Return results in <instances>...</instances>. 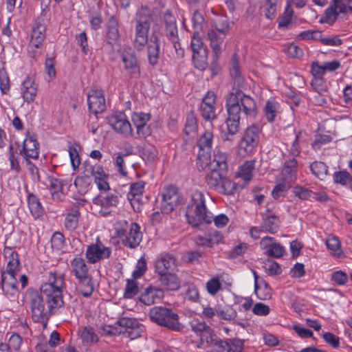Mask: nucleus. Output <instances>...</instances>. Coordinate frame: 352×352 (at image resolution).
Here are the masks:
<instances>
[{"mask_svg":"<svg viewBox=\"0 0 352 352\" xmlns=\"http://www.w3.org/2000/svg\"><path fill=\"white\" fill-rule=\"evenodd\" d=\"M45 31L46 28L44 24L40 23L36 24L32 31L31 40L29 47L33 46L36 48H39L45 38Z\"/></svg>","mask_w":352,"mask_h":352,"instance_id":"nucleus-31","label":"nucleus"},{"mask_svg":"<svg viewBox=\"0 0 352 352\" xmlns=\"http://www.w3.org/2000/svg\"><path fill=\"white\" fill-rule=\"evenodd\" d=\"M292 183V182H289L286 179H283V183L277 184L272 190V195L274 198H279L282 193L286 192L290 188Z\"/></svg>","mask_w":352,"mask_h":352,"instance_id":"nucleus-56","label":"nucleus"},{"mask_svg":"<svg viewBox=\"0 0 352 352\" xmlns=\"http://www.w3.org/2000/svg\"><path fill=\"white\" fill-rule=\"evenodd\" d=\"M311 170L318 178L322 180L328 175V168L322 162H314L310 166Z\"/></svg>","mask_w":352,"mask_h":352,"instance_id":"nucleus-43","label":"nucleus"},{"mask_svg":"<svg viewBox=\"0 0 352 352\" xmlns=\"http://www.w3.org/2000/svg\"><path fill=\"white\" fill-rule=\"evenodd\" d=\"M216 95L212 91H208L202 99L199 110L203 118L212 120L216 118Z\"/></svg>","mask_w":352,"mask_h":352,"instance_id":"nucleus-15","label":"nucleus"},{"mask_svg":"<svg viewBox=\"0 0 352 352\" xmlns=\"http://www.w3.org/2000/svg\"><path fill=\"white\" fill-rule=\"evenodd\" d=\"M28 302L32 312V319L35 322H43L47 320L54 310L63 305L62 303L55 302L52 297L46 298L40 290L30 292L28 294Z\"/></svg>","mask_w":352,"mask_h":352,"instance_id":"nucleus-3","label":"nucleus"},{"mask_svg":"<svg viewBox=\"0 0 352 352\" xmlns=\"http://www.w3.org/2000/svg\"><path fill=\"white\" fill-rule=\"evenodd\" d=\"M94 204L98 208V212L102 216L106 217L115 212L118 204V197L113 195L99 196L94 199Z\"/></svg>","mask_w":352,"mask_h":352,"instance_id":"nucleus-14","label":"nucleus"},{"mask_svg":"<svg viewBox=\"0 0 352 352\" xmlns=\"http://www.w3.org/2000/svg\"><path fill=\"white\" fill-rule=\"evenodd\" d=\"M65 287V276L60 273L50 272L47 282L41 285L40 290L45 297H52L55 299V302L63 304V292Z\"/></svg>","mask_w":352,"mask_h":352,"instance_id":"nucleus-5","label":"nucleus"},{"mask_svg":"<svg viewBox=\"0 0 352 352\" xmlns=\"http://www.w3.org/2000/svg\"><path fill=\"white\" fill-rule=\"evenodd\" d=\"M294 12L292 8V6L290 3H287L285 12L283 13V15L282 16L278 26L279 27H287V25L290 23L292 19Z\"/></svg>","mask_w":352,"mask_h":352,"instance_id":"nucleus-51","label":"nucleus"},{"mask_svg":"<svg viewBox=\"0 0 352 352\" xmlns=\"http://www.w3.org/2000/svg\"><path fill=\"white\" fill-rule=\"evenodd\" d=\"M254 170V161H247L240 166L237 175L245 182L252 179V173Z\"/></svg>","mask_w":352,"mask_h":352,"instance_id":"nucleus-41","label":"nucleus"},{"mask_svg":"<svg viewBox=\"0 0 352 352\" xmlns=\"http://www.w3.org/2000/svg\"><path fill=\"white\" fill-rule=\"evenodd\" d=\"M278 0H267L265 5V15L268 19H272L276 12Z\"/></svg>","mask_w":352,"mask_h":352,"instance_id":"nucleus-55","label":"nucleus"},{"mask_svg":"<svg viewBox=\"0 0 352 352\" xmlns=\"http://www.w3.org/2000/svg\"><path fill=\"white\" fill-rule=\"evenodd\" d=\"M111 254V248L105 246L98 239L95 243L87 246L85 256L91 264L107 259Z\"/></svg>","mask_w":352,"mask_h":352,"instance_id":"nucleus-9","label":"nucleus"},{"mask_svg":"<svg viewBox=\"0 0 352 352\" xmlns=\"http://www.w3.org/2000/svg\"><path fill=\"white\" fill-rule=\"evenodd\" d=\"M326 245L332 256L337 258L343 256L344 252L341 249V243L337 236H329L326 239Z\"/></svg>","mask_w":352,"mask_h":352,"instance_id":"nucleus-35","label":"nucleus"},{"mask_svg":"<svg viewBox=\"0 0 352 352\" xmlns=\"http://www.w3.org/2000/svg\"><path fill=\"white\" fill-rule=\"evenodd\" d=\"M311 86L317 93H326L328 89V86L322 77H314Z\"/></svg>","mask_w":352,"mask_h":352,"instance_id":"nucleus-52","label":"nucleus"},{"mask_svg":"<svg viewBox=\"0 0 352 352\" xmlns=\"http://www.w3.org/2000/svg\"><path fill=\"white\" fill-rule=\"evenodd\" d=\"M17 275L10 273L2 272L1 274V288L5 295L9 298H14L18 294V282Z\"/></svg>","mask_w":352,"mask_h":352,"instance_id":"nucleus-18","label":"nucleus"},{"mask_svg":"<svg viewBox=\"0 0 352 352\" xmlns=\"http://www.w3.org/2000/svg\"><path fill=\"white\" fill-rule=\"evenodd\" d=\"M346 12V6L341 0H333L325 10L324 22L332 24L336 21L340 13Z\"/></svg>","mask_w":352,"mask_h":352,"instance_id":"nucleus-21","label":"nucleus"},{"mask_svg":"<svg viewBox=\"0 0 352 352\" xmlns=\"http://www.w3.org/2000/svg\"><path fill=\"white\" fill-rule=\"evenodd\" d=\"M297 166L298 162L295 158L286 161L281 172L283 179L294 182L296 177Z\"/></svg>","mask_w":352,"mask_h":352,"instance_id":"nucleus-32","label":"nucleus"},{"mask_svg":"<svg viewBox=\"0 0 352 352\" xmlns=\"http://www.w3.org/2000/svg\"><path fill=\"white\" fill-rule=\"evenodd\" d=\"M155 266L159 275H164L175 267V258L169 254H161L156 260Z\"/></svg>","mask_w":352,"mask_h":352,"instance_id":"nucleus-19","label":"nucleus"},{"mask_svg":"<svg viewBox=\"0 0 352 352\" xmlns=\"http://www.w3.org/2000/svg\"><path fill=\"white\" fill-rule=\"evenodd\" d=\"M107 36L108 43L113 44L119 38L118 23L116 19L111 16L107 23Z\"/></svg>","mask_w":352,"mask_h":352,"instance_id":"nucleus-37","label":"nucleus"},{"mask_svg":"<svg viewBox=\"0 0 352 352\" xmlns=\"http://www.w3.org/2000/svg\"><path fill=\"white\" fill-rule=\"evenodd\" d=\"M197 128V118L192 112L187 114L186 122L185 124V131L186 134L195 131Z\"/></svg>","mask_w":352,"mask_h":352,"instance_id":"nucleus-60","label":"nucleus"},{"mask_svg":"<svg viewBox=\"0 0 352 352\" xmlns=\"http://www.w3.org/2000/svg\"><path fill=\"white\" fill-rule=\"evenodd\" d=\"M150 120V114L144 113H135L132 116V120L135 127L142 126L147 124Z\"/></svg>","mask_w":352,"mask_h":352,"instance_id":"nucleus-53","label":"nucleus"},{"mask_svg":"<svg viewBox=\"0 0 352 352\" xmlns=\"http://www.w3.org/2000/svg\"><path fill=\"white\" fill-rule=\"evenodd\" d=\"M20 154L24 157L26 161L28 158L37 159L38 157V143L33 136L25 138Z\"/></svg>","mask_w":352,"mask_h":352,"instance_id":"nucleus-22","label":"nucleus"},{"mask_svg":"<svg viewBox=\"0 0 352 352\" xmlns=\"http://www.w3.org/2000/svg\"><path fill=\"white\" fill-rule=\"evenodd\" d=\"M206 182L210 188L221 194L232 195L236 189L235 184L227 178L226 172L217 169L208 170Z\"/></svg>","mask_w":352,"mask_h":352,"instance_id":"nucleus-6","label":"nucleus"},{"mask_svg":"<svg viewBox=\"0 0 352 352\" xmlns=\"http://www.w3.org/2000/svg\"><path fill=\"white\" fill-rule=\"evenodd\" d=\"M160 276V281L168 290L175 291L179 287V282L177 277L169 272Z\"/></svg>","mask_w":352,"mask_h":352,"instance_id":"nucleus-39","label":"nucleus"},{"mask_svg":"<svg viewBox=\"0 0 352 352\" xmlns=\"http://www.w3.org/2000/svg\"><path fill=\"white\" fill-rule=\"evenodd\" d=\"M148 43V61L151 65H155L157 63L160 57V45L156 38H155V40L151 39Z\"/></svg>","mask_w":352,"mask_h":352,"instance_id":"nucleus-38","label":"nucleus"},{"mask_svg":"<svg viewBox=\"0 0 352 352\" xmlns=\"http://www.w3.org/2000/svg\"><path fill=\"white\" fill-rule=\"evenodd\" d=\"M47 182V186H49L53 200L56 201H63L65 196L62 190L63 186L62 180L53 177H49Z\"/></svg>","mask_w":352,"mask_h":352,"instance_id":"nucleus-29","label":"nucleus"},{"mask_svg":"<svg viewBox=\"0 0 352 352\" xmlns=\"http://www.w3.org/2000/svg\"><path fill=\"white\" fill-rule=\"evenodd\" d=\"M90 184V179L88 177H78L74 181V185L80 194L85 193Z\"/></svg>","mask_w":352,"mask_h":352,"instance_id":"nucleus-50","label":"nucleus"},{"mask_svg":"<svg viewBox=\"0 0 352 352\" xmlns=\"http://www.w3.org/2000/svg\"><path fill=\"white\" fill-rule=\"evenodd\" d=\"M230 352H243V342L239 338L228 339Z\"/></svg>","mask_w":352,"mask_h":352,"instance_id":"nucleus-64","label":"nucleus"},{"mask_svg":"<svg viewBox=\"0 0 352 352\" xmlns=\"http://www.w3.org/2000/svg\"><path fill=\"white\" fill-rule=\"evenodd\" d=\"M71 267L72 272L78 280L89 276L87 265L82 258H74L71 262Z\"/></svg>","mask_w":352,"mask_h":352,"instance_id":"nucleus-33","label":"nucleus"},{"mask_svg":"<svg viewBox=\"0 0 352 352\" xmlns=\"http://www.w3.org/2000/svg\"><path fill=\"white\" fill-rule=\"evenodd\" d=\"M207 38L210 41L214 56L218 58L221 53V45L224 40L223 34H218L215 30L211 29L208 31Z\"/></svg>","mask_w":352,"mask_h":352,"instance_id":"nucleus-30","label":"nucleus"},{"mask_svg":"<svg viewBox=\"0 0 352 352\" xmlns=\"http://www.w3.org/2000/svg\"><path fill=\"white\" fill-rule=\"evenodd\" d=\"M80 212L76 206L72 208L70 212L66 215L65 219V227L68 230L72 231L78 226Z\"/></svg>","mask_w":352,"mask_h":352,"instance_id":"nucleus-36","label":"nucleus"},{"mask_svg":"<svg viewBox=\"0 0 352 352\" xmlns=\"http://www.w3.org/2000/svg\"><path fill=\"white\" fill-rule=\"evenodd\" d=\"M164 296L161 289L149 287L145 289L139 298L140 301L145 305H151L158 302Z\"/></svg>","mask_w":352,"mask_h":352,"instance_id":"nucleus-24","label":"nucleus"},{"mask_svg":"<svg viewBox=\"0 0 352 352\" xmlns=\"http://www.w3.org/2000/svg\"><path fill=\"white\" fill-rule=\"evenodd\" d=\"M19 271V261L18 254L15 252H12L9 261H8L7 269L4 273H10L14 275H18Z\"/></svg>","mask_w":352,"mask_h":352,"instance_id":"nucleus-44","label":"nucleus"},{"mask_svg":"<svg viewBox=\"0 0 352 352\" xmlns=\"http://www.w3.org/2000/svg\"><path fill=\"white\" fill-rule=\"evenodd\" d=\"M152 18L145 14H139L135 20L133 44L135 49L142 51L148 43V34L150 30Z\"/></svg>","mask_w":352,"mask_h":352,"instance_id":"nucleus-7","label":"nucleus"},{"mask_svg":"<svg viewBox=\"0 0 352 352\" xmlns=\"http://www.w3.org/2000/svg\"><path fill=\"white\" fill-rule=\"evenodd\" d=\"M109 123L117 133L127 138L132 135V128L126 116L122 113L112 114L109 118Z\"/></svg>","mask_w":352,"mask_h":352,"instance_id":"nucleus-13","label":"nucleus"},{"mask_svg":"<svg viewBox=\"0 0 352 352\" xmlns=\"http://www.w3.org/2000/svg\"><path fill=\"white\" fill-rule=\"evenodd\" d=\"M157 151L151 145L144 146L141 151V157L147 163L153 162L157 158Z\"/></svg>","mask_w":352,"mask_h":352,"instance_id":"nucleus-46","label":"nucleus"},{"mask_svg":"<svg viewBox=\"0 0 352 352\" xmlns=\"http://www.w3.org/2000/svg\"><path fill=\"white\" fill-rule=\"evenodd\" d=\"M208 170H219L226 172L228 169L227 155L220 151L214 153L212 157L208 163Z\"/></svg>","mask_w":352,"mask_h":352,"instance_id":"nucleus-28","label":"nucleus"},{"mask_svg":"<svg viewBox=\"0 0 352 352\" xmlns=\"http://www.w3.org/2000/svg\"><path fill=\"white\" fill-rule=\"evenodd\" d=\"M144 182L140 181L131 185L130 191L127 194V199L134 210H140V200L144 189Z\"/></svg>","mask_w":352,"mask_h":352,"instance_id":"nucleus-25","label":"nucleus"},{"mask_svg":"<svg viewBox=\"0 0 352 352\" xmlns=\"http://www.w3.org/2000/svg\"><path fill=\"white\" fill-rule=\"evenodd\" d=\"M78 289L85 297H89L93 293L94 285L89 276L79 280Z\"/></svg>","mask_w":352,"mask_h":352,"instance_id":"nucleus-45","label":"nucleus"},{"mask_svg":"<svg viewBox=\"0 0 352 352\" xmlns=\"http://www.w3.org/2000/svg\"><path fill=\"white\" fill-rule=\"evenodd\" d=\"M9 161L10 163L11 170L15 171L16 173H19L21 170L19 162L18 157L16 155V153H14L13 150V146L12 144L9 147Z\"/></svg>","mask_w":352,"mask_h":352,"instance_id":"nucleus-57","label":"nucleus"},{"mask_svg":"<svg viewBox=\"0 0 352 352\" xmlns=\"http://www.w3.org/2000/svg\"><path fill=\"white\" fill-rule=\"evenodd\" d=\"M230 349L228 340L219 339L212 346L210 352H230Z\"/></svg>","mask_w":352,"mask_h":352,"instance_id":"nucleus-63","label":"nucleus"},{"mask_svg":"<svg viewBox=\"0 0 352 352\" xmlns=\"http://www.w3.org/2000/svg\"><path fill=\"white\" fill-rule=\"evenodd\" d=\"M260 132L259 126L256 124H252L247 128L240 142V150L243 151L245 154L252 153L258 144Z\"/></svg>","mask_w":352,"mask_h":352,"instance_id":"nucleus-8","label":"nucleus"},{"mask_svg":"<svg viewBox=\"0 0 352 352\" xmlns=\"http://www.w3.org/2000/svg\"><path fill=\"white\" fill-rule=\"evenodd\" d=\"M253 274L254 278V290L255 293L257 296V297L263 300H265L267 299H270L271 298V289L268 287L267 284H265V293L262 294L261 293V289L259 288L258 284V276L256 274V271L253 270Z\"/></svg>","mask_w":352,"mask_h":352,"instance_id":"nucleus-47","label":"nucleus"},{"mask_svg":"<svg viewBox=\"0 0 352 352\" xmlns=\"http://www.w3.org/2000/svg\"><path fill=\"white\" fill-rule=\"evenodd\" d=\"M260 247L264 251V254L272 258H280L285 254V248L271 236L263 237L260 241Z\"/></svg>","mask_w":352,"mask_h":352,"instance_id":"nucleus-12","label":"nucleus"},{"mask_svg":"<svg viewBox=\"0 0 352 352\" xmlns=\"http://www.w3.org/2000/svg\"><path fill=\"white\" fill-rule=\"evenodd\" d=\"M78 335L81 343L85 346H91L99 341L98 335L96 333L94 327L85 326L80 329Z\"/></svg>","mask_w":352,"mask_h":352,"instance_id":"nucleus-27","label":"nucleus"},{"mask_svg":"<svg viewBox=\"0 0 352 352\" xmlns=\"http://www.w3.org/2000/svg\"><path fill=\"white\" fill-rule=\"evenodd\" d=\"M124 67L128 76L131 78L140 76V67L135 55L133 52H125L121 55Z\"/></svg>","mask_w":352,"mask_h":352,"instance_id":"nucleus-16","label":"nucleus"},{"mask_svg":"<svg viewBox=\"0 0 352 352\" xmlns=\"http://www.w3.org/2000/svg\"><path fill=\"white\" fill-rule=\"evenodd\" d=\"M279 218L272 210H267L263 214V228L265 232L275 234L279 229Z\"/></svg>","mask_w":352,"mask_h":352,"instance_id":"nucleus-26","label":"nucleus"},{"mask_svg":"<svg viewBox=\"0 0 352 352\" xmlns=\"http://www.w3.org/2000/svg\"><path fill=\"white\" fill-rule=\"evenodd\" d=\"M280 112V104L274 99L270 98L264 107V113L266 119L272 122Z\"/></svg>","mask_w":352,"mask_h":352,"instance_id":"nucleus-34","label":"nucleus"},{"mask_svg":"<svg viewBox=\"0 0 352 352\" xmlns=\"http://www.w3.org/2000/svg\"><path fill=\"white\" fill-rule=\"evenodd\" d=\"M226 109L228 118L226 123L228 133L231 135L239 132L240 122L243 119V115L252 118L257 113V108L254 99L241 91L229 94L226 100Z\"/></svg>","mask_w":352,"mask_h":352,"instance_id":"nucleus-1","label":"nucleus"},{"mask_svg":"<svg viewBox=\"0 0 352 352\" xmlns=\"http://www.w3.org/2000/svg\"><path fill=\"white\" fill-rule=\"evenodd\" d=\"M21 94L23 100L27 103L32 102L37 94V85L33 78L27 77L21 86Z\"/></svg>","mask_w":352,"mask_h":352,"instance_id":"nucleus-23","label":"nucleus"},{"mask_svg":"<svg viewBox=\"0 0 352 352\" xmlns=\"http://www.w3.org/2000/svg\"><path fill=\"white\" fill-rule=\"evenodd\" d=\"M285 50L287 55L292 58H300L303 56L302 50L294 43L289 44Z\"/></svg>","mask_w":352,"mask_h":352,"instance_id":"nucleus-62","label":"nucleus"},{"mask_svg":"<svg viewBox=\"0 0 352 352\" xmlns=\"http://www.w3.org/2000/svg\"><path fill=\"white\" fill-rule=\"evenodd\" d=\"M28 204L32 214L35 217H39L43 214V209L38 199L33 194H30L28 197Z\"/></svg>","mask_w":352,"mask_h":352,"instance_id":"nucleus-40","label":"nucleus"},{"mask_svg":"<svg viewBox=\"0 0 352 352\" xmlns=\"http://www.w3.org/2000/svg\"><path fill=\"white\" fill-rule=\"evenodd\" d=\"M186 217L188 223L194 228L204 223L209 224L212 221L217 227L222 228L229 221L228 217L224 214L214 217L206 208L205 195L199 190L192 192L190 201L186 208Z\"/></svg>","mask_w":352,"mask_h":352,"instance_id":"nucleus-2","label":"nucleus"},{"mask_svg":"<svg viewBox=\"0 0 352 352\" xmlns=\"http://www.w3.org/2000/svg\"><path fill=\"white\" fill-rule=\"evenodd\" d=\"M118 324L120 327L126 328L127 331L128 330H131V329L138 327L140 323L135 318L122 317L118 320Z\"/></svg>","mask_w":352,"mask_h":352,"instance_id":"nucleus-61","label":"nucleus"},{"mask_svg":"<svg viewBox=\"0 0 352 352\" xmlns=\"http://www.w3.org/2000/svg\"><path fill=\"white\" fill-rule=\"evenodd\" d=\"M206 289L208 293L214 296L219 291L222 289V283L219 276H214L208 280L206 283Z\"/></svg>","mask_w":352,"mask_h":352,"instance_id":"nucleus-42","label":"nucleus"},{"mask_svg":"<svg viewBox=\"0 0 352 352\" xmlns=\"http://www.w3.org/2000/svg\"><path fill=\"white\" fill-rule=\"evenodd\" d=\"M138 291L139 288L137 280L128 279L125 287L124 297L126 298H131L138 293Z\"/></svg>","mask_w":352,"mask_h":352,"instance_id":"nucleus-48","label":"nucleus"},{"mask_svg":"<svg viewBox=\"0 0 352 352\" xmlns=\"http://www.w3.org/2000/svg\"><path fill=\"white\" fill-rule=\"evenodd\" d=\"M182 201L180 195L175 186H168L164 189L161 201V211L165 214L170 213Z\"/></svg>","mask_w":352,"mask_h":352,"instance_id":"nucleus-10","label":"nucleus"},{"mask_svg":"<svg viewBox=\"0 0 352 352\" xmlns=\"http://www.w3.org/2000/svg\"><path fill=\"white\" fill-rule=\"evenodd\" d=\"M148 316L152 322L170 330L178 331L182 329L179 316L170 309L154 307L151 309Z\"/></svg>","mask_w":352,"mask_h":352,"instance_id":"nucleus-4","label":"nucleus"},{"mask_svg":"<svg viewBox=\"0 0 352 352\" xmlns=\"http://www.w3.org/2000/svg\"><path fill=\"white\" fill-rule=\"evenodd\" d=\"M87 103L89 111L97 115L107 109L104 91L100 89H91L87 93Z\"/></svg>","mask_w":352,"mask_h":352,"instance_id":"nucleus-11","label":"nucleus"},{"mask_svg":"<svg viewBox=\"0 0 352 352\" xmlns=\"http://www.w3.org/2000/svg\"><path fill=\"white\" fill-rule=\"evenodd\" d=\"M65 238L62 233L59 232H55L51 239L52 248L60 250L63 248Z\"/></svg>","mask_w":352,"mask_h":352,"instance_id":"nucleus-58","label":"nucleus"},{"mask_svg":"<svg viewBox=\"0 0 352 352\" xmlns=\"http://www.w3.org/2000/svg\"><path fill=\"white\" fill-rule=\"evenodd\" d=\"M118 234L120 237L125 236V238L122 239V243L130 248H136L142 240V234L137 223H131L128 233L124 230H120L118 231Z\"/></svg>","mask_w":352,"mask_h":352,"instance_id":"nucleus-17","label":"nucleus"},{"mask_svg":"<svg viewBox=\"0 0 352 352\" xmlns=\"http://www.w3.org/2000/svg\"><path fill=\"white\" fill-rule=\"evenodd\" d=\"M265 272L271 276L281 273V269L278 263L272 260H267L264 265Z\"/></svg>","mask_w":352,"mask_h":352,"instance_id":"nucleus-54","label":"nucleus"},{"mask_svg":"<svg viewBox=\"0 0 352 352\" xmlns=\"http://www.w3.org/2000/svg\"><path fill=\"white\" fill-rule=\"evenodd\" d=\"M212 140L213 134L210 131H206L200 136L198 140V146L199 148L198 158L200 160L204 161L209 157V154L212 148Z\"/></svg>","mask_w":352,"mask_h":352,"instance_id":"nucleus-20","label":"nucleus"},{"mask_svg":"<svg viewBox=\"0 0 352 352\" xmlns=\"http://www.w3.org/2000/svg\"><path fill=\"white\" fill-rule=\"evenodd\" d=\"M351 176L346 171L336 172L333 175V180L336 183L345 185L348 182H351Z\"/></svg>","mask_w":352,"mask_h":352,"instance_id":"nucleus-59","label":"nucleus"},{"mask_svg":"<svg viewBox=\"0 0 352 352\" xmlns=\"http://www.w3.org/2000/svg\"><path fill=\"white\" fill-rule=\"evenodd\" d=\"M294 195L302 200H307L311 199L313 192L307 188L296 186L293 188Z\"/></svg>","mask_w":352,"mask_h":352,"instance_id":"nucleus-49","label":"nucleus"}]
</instances>
